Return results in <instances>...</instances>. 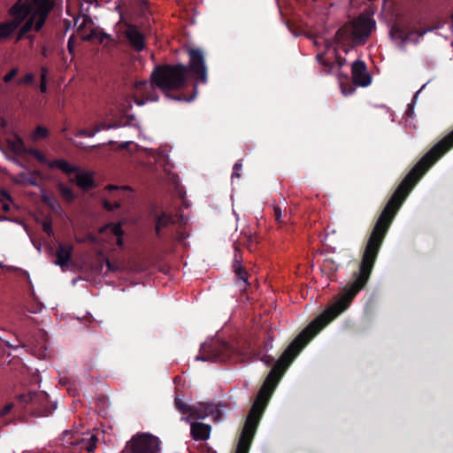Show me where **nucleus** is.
I'll return each instance as SVG.
<instances>
[{"mask_svg":"<svg viewBox=\"0 0 453 453\" xmlns=\"http://www.w3.org/2000/svg\"><path fill=\"white\" fill-rule=\"evenodd\" d=\"M453 148V130L434 145L403 179L380 214L361 255L360 262H376L384 239L403 202L423 175Z\"/></svg>","mask_w":453,"mask_h":453,"instance_id":"1","label":"nucleus"},{"mask_svg":"<svg viewBox=\"0 0 453 453\" xmlns=\"http://www.w3.org/2000/svg\"><path fill=\"white\" fill-rule=\"evenodd\" d=\"M188 65H156L151 73L152 85H157L169 98L177 101L190 102L196 96V86H194L193 94L187 97L184 94H173L186 86L188 73L196 81L207 82V66L203 51L200 49L191 48L188 50Z\"/></svg>","mask_w":453,"mask_h":453,"instance_id":"2","label":"nucleus"},{"mask_svg":"<svg viewBox=\"0 0 453 453\" xmlns=\"http://www.w3.org/2000/svg\"><path fill=\"white\" fill-rule=\"evenodd\" d=\"M375 27L376 22L373 19L360 15L352 22L341 27L335 33L334 41L343 51L348 53L355 45H364Z\"/></svg>","mask_w":453,"mask_h":453,"instance_id":"3","label":"nucleus"},{"mask_svg":"<svg viewBox=\"0 0 453 453\" xmlns=\"http://www.w3.org/2000/svg\"><path fill=\"white\" fill-rule=\"evenodd\" d=\"M235 349L226 342H213L201 346L196 360L211 363L236 361Z\"/></svg>","mask_w":453,"mask_h":453,"instance_id":"4","label":"nucleus"},{"mask_svg":"<svg viewBox=\"0 0 453 453\" xmlns=\"http://www.w3.org/2000/svg\"><path fill=\"white\" fill-rule=\"evenodd\" d=\"M33 12L19 29V36H23L33 28L39 32L44 26L45 21L56 5L57 0H32Z\"/></svg>","mask_w":453,"mask_h":453,"instance_id":"5","label":"nucleus"},{"mask_svg":"<svg viewBox=\"0 0 453 453\" xmlns=\"http://www.w3.org/2000/svg\"><path fill=\"white\" fill-rule=\"evenodd\" d=\"M17 400L23 407L31 405L32 414L39 417H48L57 409V403L43 391L19 395Z\"/></svg>","mask_w":453,"mask_h":453,"instance_id":"6","label":"nucleus"},{"mask_svg":"<svg viewBox=\"0 0 453 453\" xmlns=\"http://www.w3.org/2000/svg\"><path fill=\"white\" fill-rule=\"evenodd\" d=\"M33 12L32 7L27 3L19 0L14 4L9 13L12 19L6 22H0V41L10 37L12 33L22 24V22Z\"/></svg>","mask_w":453,"mask_h":453,"instance_id":"7","label":"nucleus"},{"mask_svg":"<svg viewBox=\"0 0 453 453\" xmlns=\"http://www.w3.org/2000/svg\"><path fill=\"white\" fill-rule=\"evenodd\" d=\"M160 440L149 433L134 434L126 444L122 453H159Z\"/></svg>","mask_w":453,"mask_h":453,"instance_id":"8","label":"nucleus"},{"mask_svg":"<svg viewBox=\"0 0 453 453\" xmlns=\"http://www.w3.org/2000/svg\"><path fill=\"white\" fill-rule=\"evenodd\" d=\"M175 408L182 414H188L189 418L194 419H202L209 415L216 414L219 417L221 413L217 405L210 403H201L197 406L188 405L180 398L175 397Z\"/></svg>","mask_w":453,"mask_h":453,"instance_id":"9","label":"nucleus"},{"mask_svg":"<svg viewBox=\"0 0 453 453\" xmlns=\"http://www.w3.org/2000/svg\"><path fill=\"white\" fill-rule=\"evenodd\" d=\"M136 90L142 94V97L134 96V102L142 106L146 102H157L158 96L155 91V88H158L157 85H152V81L148 83L146 81H137L134 85Z\"/></svg>","mask_w":453,"mask_h":453,"instance_id":"10","label":"nucleus"},{"mask_svg":"<svg viewBox=\"0 0 453 453\" xmlns=\"http://www.w3.org/2000/svg\"><path fill=\"white\" fill-rule=\"evenodd\" d=\"M124 35L129 44L134 50L140 52L145 48V36L135 27L130 24L127 25Z\"/></svg>","mask_w":453,"mask_h":453,"instance_id":"11","label":"nucleus"},{"mask_svg":"<svg viewBox=\"0 0 453 453\" xmlns=\"http://www.w3.org/2000/svg\"><path fill=\"white\" fill-rule=\"evenodd\" d=\"M351 75L353 82L361 87L370 85L372 77L367 73L366 65L362 60H356L351 66Z\"/></svg>","mask_w":453,"mask_h":453,"instance_id":"12","label":"nucleus"},{"mask_svg":"<svg viewBox=\"0 0 453 453\" xmlns=\"http://www.w3.org/2000/svg\"><path fill=\"white\" fill-rule=\"evenodd\" d=\"M74 173H76L75 179H71L70 181L75 182L80 188L89 190L95 188V180L92 173L85 172L80 167V171L74 172Z\"/></svg>","mask_w":453,"mask_h":453,"instance_id":"13","label":"nucleus"},{"mask_svg":"<svg viewBox=\"0 0 453 453\" xmlns=\"http://www.w3.org/2000/svg\"><path fill=\"white\" fill-rule=\"evenodd\" d=\"M73 256V246L70 244H59L56 252L55 264L60 267L67 266Z\"/></svg>","mask_w":453,"mask_h":453,"instance_id":"14","label":"nucleus"},{"mask_svg":"<svg viewBox=\"0 0 453 453\" xmlns=\"http://www.w3.org/2000/svg\"><path fill=\"white\" fill-rule=\"evenodd\" d=\"M97 441L98 438L96 434L88 433L81 438H75V441L73 443L79 446L81 449H86L88 453H92L96 448Z\"/></svg>","mask_w":453,"mask_h":453,"instance_id":"15","label":"nucleus"},{"mask_svg":"<svg viewBox=\"0 0 453 453\" xmlns=\"http://www.w3.org/2000/svg\"><path fill=\"white\" fill-rule=\"evenodd\" d=\"M211 428L210 425L194 422L191 424V435L196 441H205L210 436Z\"/></svg>","mask_w":453,"mask_h":453,"instance_id":"16","label":"nucleus"},{"mask_svg":"<svg viewBox=\"0 0 453 453\" xmlns=\"http://www.w3.org/2000/svg\"><path fill=\"white\" fill-rule=\"evenodd\" d=\"M40 176V172L35 170L32 173H20L17 175L16 179L14 180L15 183L19 185H28L33 187H38V177Z\"/></svg>","mask_w":453,"mask_h":453,"instance_id":"17","label":"nucleus"},{"mask_svg":"<svg viewBox=\"0 0 453 453\" xmlns=\"http://www.w3.org/2000/svg\"><path fill=\"white\" fill-rule=\"evenodd\" d=\"M50 168H58L67 175L74 173V172L80 171V167L72 165L65 159L60 158L48 163Z\"/></svg>","mask_w":453,"mask_h":453,"instance_id":"18","label":"nucleus"},{"mask_svg":"<svg viewBox=\"0 0 453 453\" xmlns=\"http://www.w3.org/2000/svg\"><path fill=\"white\" fill-rule=\"evenodd\" d=\"M174 223L172 215L162 213L156 219L155 233L157 238H162V229Z\"/></svg>","mask_w":453,"mask_h":453,"instance_id":"19","label":"nucleus"},{"mask_svg":"<svg viewBox=\"0 0 453 453\" xmlns=\"http://www.w3.org/2000/svg\"><path fill=\"white\" fill-rule=\"evenodd\" d=\"M234 273L235 277L240 283V288H246L249 285L248 278L249 273L244 270V268L241 265H234Z\"/></svg>","mask_w":453,"mask_h":453,"instance_id":"20","label":"nucleus"},{"mask_svg":"<svg viewBox=\"0 0 453 453\" xmlns=\"http://www.w3.org/2000/svg\"><path fill=\"white\" fill-rule=\"evenodd\" d=\"M0 340L9 348L17 349L19 347V340L15 335L7 334L5 331H2L0 334Z\"/></svg>","mask_w":453,"mask_h":453,"instance_id":"21","label":"nucleus"},{"mask_svg":"<svg viewBox=\"0 0 453 453\" xmlns=\"http://www.w3.org/2000/svg\"><path fill=\"white\" fill-rule=\"evenodd\" d=\"M390 35L393 38L399 39L403 42H405L408 40H410V32H405L403 27H399L397 25H395L391 27Z\"/></svg>","mask_w":453,"mask_h":453,"instance_id":"22","label":"nucleus"},{"mask_svg":"<svg viewBox=\"0 0 453 453\" xmlns=\"http://www.w3.org/2000/svg\"><path fill=\"white\" fill-rule=\"evenodd\" d=\"M57 188H58V190L59 191L62 198L65 202L72 203L74 200L75 196H74V193L72 190V188H70L69 187L65 186L63 183H58Z\"/></svg>","mask_w":453,"mask_h":453,"instance_id":"23","label":"nucleus"},{"mask_svg":"<svg viewBox=\"0 0 453 453\" xmlns=\"http://www.w3.org/2000/svg\"><path fill=\"white\" fill-rule=\"evenodd\" d=\"M12 150L16 154H26L27 147L25 145L23 140L17 136L16 140L11 144Z\"/></svg>","mask_w":453,"mask_h":453,"instance_id":"24","label":"nucleus"},{"mask_svg":"<svg viewBox=\"0 0 453 453\" xmlns=\"http://www.w3.org/2000/svg\"><path fill=\"white\" fill-rule=\"evenodd\" d=\"M26 154L34 157L38 162H40L42 164L48 165V163L50 162L47 160L45 155L36 148L27 147Z\"/></svg>","mask_w":453,"mask_h":453,"instance_id":"25","label":"nucleus"},{"mask_svg":"<svg viewBox=\"0 0 453 453\" xmlns=\"http://www.w3.org/2000/svg\"><path fill=\"white\" fill-rule=\"evenodd\" d=\"M50 135L49 130L42 126H38L33 132L31 137L33 141L46 139Z\"/></svg>","mask_w":453,"mask_h":453,"instance_id":"26","label":"nucleus"},{"mask_svg":"<svg viewBox=\"0 0 453 453\" xmlns=\"http://www.w3.org/2000/svg\"><path fill=\"white\" fill-rule=\"evenodd\" d=\"M106 229H109L110 232L115 235L119 236L124 234V231L122 229V226L120 223H109L105 226Z\"/></svg>","mask_w":453,"mask_h":453,"instance_id":"27","label":"nucleus"},{"mask_svg":"<svg viewBox=\"0 0 453 453\" xmlns=\"http://www.w3.org/2000/svg\"><path fill=\"white\" fill-rule=\"evenodd\" d=\"M107 37L108 35L106 34L94 29L86 36L85 40L91 41L97 39L100 42H103L104 39Z\"/></svg>","mask_w":453,"mask_h":453,"instance_id":"28","label":"nucleus"},{"mask_svg":"<svg viewBox=\"0 0 453 453\" xmlns=\"http://www.w3.org/2000/svg\"><path fill=\"white\" fill-rule=\"evenodd\" d=\"M98 132H100V127H94L92 129L82 128L76 133V136L93 137Z\"/></svg>","mask_w":453,"mask_h":453,"instance_id":"29","label":"nucleus"},{"mask_svg":"<svg viewBox=\"0 0 453 453\" xmlns=\"http://www.w3.org/2000/svg\"><path fill=\"white\" fill-rule=\"evenodd\" d=\"M317 59L322 65H324L326 68V73H330L332 68L334 66V64L333 62L326 60L324 53L319 54L317 56Z\"/></svg>","mask_w":453,"mask_h":453,"instance_id":"30","label":"nucleus"},{"mask_svg":"<svg viewBox=\"0 0 453 453\" xmlns=\"http://www.w3.org/2000/svg\"><path fill=\"white\" fill-rule=\"evenodd\" d=\"M273 218L277 223L282 224V223H285V220L283 219V218L284 219L287 218V214L285 213L283 215L281 208L278 205H275L273 207Z\"/></svg>","mask_w":453,"mask_h":453,"instance_id":"31","label":"nucleus"},{"mask_svg":"<svg viewBox=\"0 0 453 453\" xmlns=\"http://www.w3.org/2000/svg\"><path fill=\"white\" fill-rule=\"evenodd\" d=\"M35 78L34 73H28L23 78L19 79L16 83L18 85H32L35 82Z\"/></svg>","mask_w":453,"mask_h":453,"instance_id":"32","label":"nucleus"},{"mask_svg":"<svg viewBox=\"0 0 453 453\" xmlns=\"http://www.w3.org/2000/svg\"><path fill=\"white\" fill-rule=\"evenodd\" d=\"M42 230L49 236L51 237L54 235V232L52 229V221L51 219L48 218L42 222Z\"/></svg>","mask_w":453,"mask_h":453,"instance_id":"33","label":"nucleus"},{"mask_svg":"<svg viewBox=\"0 0 453 453\" xmlns=\"http://www.w3.org/2000/svg\"><path fill=\"white\" fill-rule=\"evenodd\" d=\"M19 73V68L18 67H14V68H12L10 70V72L8 73H6L4 78H3V81L4 83H9L11 82V81Z\"/></svg>","mask_w":453,"mask_h":453,"instance_id":"34","label":"nucleus"},{"mask_svg":"<svg viewBox=\"0 0 453 453\" xmlns=\"http://www.w3.org/2000/svg\"><path fill=\"white\" fill-rule=\"evenodd\" d=\"M242 164L241 160H238L233 166L232 179L240 178V171L242 170Z\"/></svg>","mask_w":453,"mask_h":453,"instance_id":"35","label":"nucleus"},{"mask_svg":"<svg viewBox=\"0 0 453 453\" xmlns=\"http://www.w3.org/2000/svg\"><path fill=\"white\" fill-rule=\"evenodd\" d=\"M14 407V403H6L1 410H0V418H4L5 417L6 415H8L12 410L13 409Z\"/></svg>","mask_w":453,"mask_h":453,"instance_id":"36","label":"nucleus"},{"mask_svg":"<svg viewBox=\"0 0 453 453\" xmlns=\"http://www.w3.org/2000/svg\"><path fill=\"white\" fill-rule=\"evenodd\" d=\"M19 276L24 278L27 281L29 288H31L32 292H34L33 284L30 280L29 273L27 271L22 270V269H19Z\"/></svg>","mask_w":453,"mask_h":453,"instance_id":"37","label":"nucleus"},{"mask_svg":"<svg viewBox=\"0 0 453 453\" xmlns=\"http://www.w3.org/2000/svg\"><path fill=\"white\" fill-rule=\"evenodd\" d=\"M140 6V12L142 15L145 16L148 12V3L146 0H138Z\"/></svg>","mask_w":453,"mask_h":453,"instance_id":"38","label":"nucleus"},{"mask_svg":"<svg viewBox=\"0 0 453 453\" xmlns=\"http://www.w3.org/2000/svg\"><path fill=\"white\" fill-rule=\"evenodd\" d=\"M48 69L44 66L41 69L40 82L47 83Z\"/></svg>","mask_w":453,"mask_h":453,"instance_id":"39","label":"nucleus"},{"mask_svg":"<svg viewBox=\"0 0 453 453\" xmlns=\"http://www.w3.org/2000/svg\"><path fill=\"white\" fill-rule=\"evenodd\" d=\"M202 453H217L211 447L205 445L202 448Z\"/></svg>","mask_w":453,"mask_h":453,"instance_id":"40","label":"nucleus"},{"mask_svg":"<svg viewBox=\"0 0 453 453\" xmlns=\"http://www.w3.org/2000/svg\"><path fill=\"white\" fill-rule=\"evenodd\" d=\"M261 360L265 362L267 365H270L273 361V357L271 356H265Z\"/></svg>","mask_w":453,"mask_h":453,"instance_id":"41","label":"nucleus"},{"mask_svg":"<svg viewBox=\"0 0 453 453\" xmlns=\"http://www.w3.org/2000/svg\"><path fill=\"white\" fill-rule=\"evenodd\" d=\"M39 89L41 93H46L48 90L47 83L40 82Z\"/></svg>","mask_w":453,"mask_h":453,"instance_id":"42","label":"nucleus"},{"mask_svg":"<svg viewBox=\"0 0 453 453\" xmlns=\"http://www.w3.org/2000/svg\"><path fill=\"white\" fill-rule=\"evenodd\" d=\"M413 112H414V111H413V102H412L411 104H408L406 113H407V115L411 117Z\"/></svg>","mask_w":453,"mask_h":453,"instance_id":"43","label":"nucleus"},{"mask_svg":"<svg viewBox=\"0 0 453 453\" xmlns=\"http://www.w3.org/2000/svg\"><path fill=\"white\" fill-rule=\"evenodd\" d=\"M427 30H422V31H419V30H412L410 32V36L413 34H417L418 35V36H423L426 33Z\"/></svg>","mask_w":453,"mask_h":453,"instance_id":"44","label":"nucleus"},{"mask_svg":"<svg viewBox=\"0 0 453 453\" xmlns=\"http://www.w3.org/2000/svg\"><path fill=\"white\" fill-rule=\"evenodd\" d=\"M117 237V245L120 248L123 247L124 245V240H123V235H119V236H116Z\"/></svg>","mask_w":453,"mask_h":453,"instance_id":"45","label":"nucleus"},{"mask_svg":"<svg viewBox=\"0 0 453 453\" xmlns=\"http://www.w3.org/2000/svg\"><path fill=\"white\" fill-rule=\"evenodd\" d=\"M336 60L339 67H342L345 63V59L342 58L340 56H336Z\"/></svg>","mask_w":453,"mask_h":453,"instance_id":"46","label":"nucleus"},{"mask_svg":"<svg viewBox=\"0 0 453 453\" xmlns=\"http://www.w3.org/2000/svg\"><path fill=\"white\" fill-rule=\"evenodd\" d=\"M42 201L44 203L48 204V205H51V200L49 196H42Z\"/></svg>","mask_w":453,"mask_h":453,"instance_id":"47","label":"nucleus"},{"mask_svg":"<svg viewBox=\"0 0 453 453\" xmlns=\"http://www.w3.org/2000/svg\"><path fill=\"white\" fill-rule=\"evenodd\" d=\"M96 127H100V131L103 130V129H108L109 128V127L106 124H104V123H100Z\"/></svg>","mask_w":453,"mask_h":453,"instance_id":"48","label":"nucleus"},{"mask_svg":"<svg viewBox=\"0 0 453 453\" xmlns=\"http://www.w3.org/2000/svg\"><path fill=\"white\" fill-rule=\"evenodd\" d=\"M67 47H68L69 51L72 52L73 51V45H72V39L71 38L68 40Z\"/></svg>","mask_w":453,"mask_h":453,"instance_id":"49","label":"nucleus"},{"mask_svg":"<svg viewBox=\"0 0 453 453\" xmlns=\"http://www.w3.org/2000/svg\"><path fill=\"white\" fill-rule=\"evenodd\" d=\"M3 210L4 211H8L10 210V206L7 203L3 204Z\"/></svg>","mask_w":453,"mask_h":453,"instance_id":"50","label":"nucleus"},{"mask_svg":"<svg viewBox=\"0 0 453 453\" xmlns=\"http://www.w3.org/2000/svg\"><path fill=\"white\" fill-rule=\"evenodd\" d=\"M106 265H107L108 269H110V270L112 269L111 263L108 259L106 260Z\"/></svg>","mask_w":453,"mask_h":453,"instance_id":"51","label":"nucleus"},{"mask_svg":"<svg viewBox=\"0 0 453 453\" xmlns=\"http://www.w3.org/2000/svg\"><path fill=\"white\" fill-rule=\"evenodd\" d=\"M75 146L77 148H83V142H77V143H75Z\"/></svg>","mask_w":453,"mask_h":453,"instance_id":"52","label":"nucleus"},{"mask_svg":"<svg viewBox=\"0 0 453 453\" xmlns=\"http://www.w3.org/2000/svg\"><path fill=\"white\" fill-rule=\"evenodd\" d=\"M104 207H105V208H107V209H110V204H109V203H108V202H106V203H104Z\"/></svg>","mask_w":453,"mask_h":453,"instance_id":"53","label":"nucleus"},{"mask_svg":"<svg viewBox=\"0 0 453 453\" xmlns=\"http://www.w3.org/2000/svg\"><path fill=\"white\" fill-rule=\"evenodd\" d=\"M6 218L4 216H0V221L5 219Z\"/></svg>","mask_w":453,"mask_h":453,"instance_id":"54","label":"nucleus"},{"mask_svg":"<svg viewBox=\"0 0 453 453\" xmlns=\"http://www.w3.org/2000/svg\"><path fill=\"white\" fill-rule=\"evenodd\" d=\"M109 188H116V187H115V186H112V185H110V186H109Z\"/></svg>","mask_w":453,"mask_h":453,"instance_id":"55","label":"nucleus"},{"mask_svg":"<svg viewBox=\"0 0 453 453\" xmlns=\"http://www.w3.org/2000/svg\"><path fill=\"white\" fill-rule=\"evenodd\" d=\"M4 267V265L2 263H0V268H3Z\"/></svg>","mask_w":453,"mask_h":453,"instance_id":"56","label":"nucleus"}]
</instances>
